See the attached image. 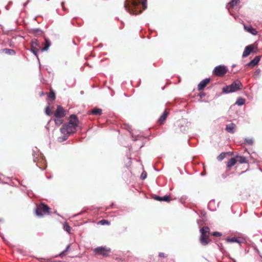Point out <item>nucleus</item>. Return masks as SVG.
Segmentation results:
<instances>
[{
	"label": "nucleus",
	"mask_w": 262,
	"mask_h": 262,
	"mask_svg": "<svg viewBox=\"0 0 262 262\" xmlns=\"http://www.w3.org/2000/svg\"><path fill=\"white\" fill-rule=\"evenodd\" d=\"M226 241L229 243H239L240 241L238 237H233L231 238H227Z\"/></svg>",
	"instance_id": "24"
},
{
	"label": "nucleus",
	"mask_w": 262,
	"mask_h": 262,
	"mask_svg": "<svg viewBox=\"0 0 262 262\" xmlns=\"http://www.w3.org/2000/svg\"><path fill=\"white\" fill-rule=\"evenodd\" d=\"M141 4L144 9L147 8V0H126L124 3L125 10L132 14H138L141 12L139 5Z\"/></svg>",
	"instance_id": "1"
},
{
	"label": "nucleus",
	"mask_w": 262,
	"mask_h": 262,
	"mask_svg": "<svg viewBox=\"0 0 262 262\" xmlns=\"http://www.w3.org/2000/svg\"><path fill=\"white\" fill-rule=\"evenodd\" d=\"M237 162H239L240 164L248 163V161L245 157L241 156H236L235 157Z\"/></svg>",
	"instance_id": "16"
},
{
	"label": "nucleus",
	"mask_w": 262,
	"mask_h": 262,
	"mask_svg": "<svg viewBox=\"0 0 262 262\" xmlns=\"http://www.w3.org/2000/svg\"><path fill=\"white\" fill-rule=\"evenodd\" d=\"M63 135L64 136L62 137H59L58 138V140L60 142H62V141L66 140L68 139V138L69 137V136H70V135H69L68 134H63Z\"/></svg>",
	"instance_id": "27"
},
{
	"label": "nucleus",
	"mask_w": 262,
	"mask_h": 262,
	"mask_svg": "<svg viewBox=\"0 0 262 262\" xmlns=\"http://www.w3.org/2000/svg\"><path fill=\"white\" fill-rule=\"evenodd\" d=\"M64 4V3H62V6H63Z\"/></svg>",
	"instance_id": "47"
},
{
	"label": "nucleus",
	"mask_w": 262,
	"mask_h": 262,
	"mask_svg": "<svg viewBox=\"0 0 262 262\" xmlns=\"http://www.w3.org/2000/svg\"><path fill=\"white\" fill-rule=\"evenodd\" d=\"M76 128L69 123L63 124L60 128V132L62 134L71 135L75 132Z\"/></svg>",
	"instance_id": "5"
},
{
	"label": "nucleus",
	"mask_w": 262,
	"mask_h": 262,
	"mask_svg": "<svg viewBox=\"0 0 262 262\" xmlns=\"http://www.w3.org/2000/svg\"><path fill=\"white\" fill-rule=\"evenodd\" d=\"M51 46V42L48 38H45V47L41 49V51L44 52L47 51Z\"/></svg>",
	"instance_id": "18"
},
{
	"label": "nucleus",
	"mask_w": 262,
	"mask_h": 262,
	"mask_svg": "<svg viewBox=\"0 0 262 262\" xmlns=\"http://www.w3.org/2000/svg\"><path fill=\"white\" fill-rule=\"evenodd\" d=\"M245 99L242 97H239L236 100L235 104H236L238 106H242V105H244L245 104Z\"/></svg>",
	"instance_id": "23"
},
{
	"label": "nucleus",
	"mask_w": 262,
	"mask_h": 262,
	"mask_svg": "<svg viewBox=\"0 0 262 262\" xmlns=\"http://www.w3.org/2000/svg\"><path fill=\"white\" fill-rule=\"evenodd\" d=\"M215 204V201L214 200H212L211 201H210L208 204V208L211 210H213L214 209L213 208H211V207L212 205H214Z\"/></svg>",
	"instance_id": "33"
},
{
	"label": "nucleus",
	"mask_w": 262,
	"mask_h": 262,
	"mask_svg": "<svg viewBox=\"0 0 262 262\" xmlns=\"http://www.w3.org/2000/svg\"><path fill=\"white\" fill-rule=\"evenodd\" d=\"M225 157L226 154L224 152H222L217 156V159L219 161H221L225 158Z\"/></svg>",
	"instance_id": "26"
},
{
	"label": "nucleus",
	"mask_w": 262,
	"mask_h": 262,
	"mask_svg": "<svg viewBox=\"0 0 262 262\" xmlns=\"http://www.w3.org/2000/svg\"><path fill=\"white\" fill-rule=\"evenodd\" d=\"M35 155H37V154L35 151H33V154H32L33 157V160L35 162H36V159L37 157H35Z\"/></svg>",
	"instance_id": "39"
},
{
	"label": "nucleus",
	"mask_w": 262,
	"mask_h": 262,
	"mask_svg": "<svg viewBox=\"0 0 262 262\" xmlns=\"http://www.w3.org/2000/svg\"><path fill=\"white\" fill-rule=\"evenodd\" d=\"M245 141L249 145H252L253 143V140L252 138H246L245 139Z\"/></svg>",
	"instance_id": "29"
},
{
	"label": "nucleus",
	"mask_w": 262,
	"mask_h": 262,
	"mask_svg": "<svg viewBox=\"0 0 262 262\" xmlns=\"http://www.w3.org/2000/svg\"><path fill=\"white\" fill-rule=\"evenodd\" d=\"M205 96V94L204 93H202L200 94L201 97H202V96Z\"/></svg>",
	"instance_id": "44"
},
{
	"label": "nucleus",
	"mask_w": 262,
	"mask_h": 262,
	"mask_svg": "<svg viewBox=\"0 0 262 262\" xmlns=\"http://www.w3.org/2000/svg\"><path fill=\"white\" fill-rule=\"evenodd\" d=\"M61 118H55L54 121L56 125H60L62 123Z\"/></svg>",
	"instance_id": "30"
},
{
	"label": "nucleus",
	"mask_w": 262,
	"mask_h": 262,
	"mask_svg": "<svg viewBox=\"0 0 262 262\" xmlns=\"http://www.w3.org/2000/svg\"><path fill=\"white\" fill-rule=\"evenodd\" d=\"M38 46L37 40L34 41H32L31 46V51L35 55L37 56V54L38 52V49L37 47Z\"/></svg>",
	"instance_id": "11"
},
{
	"label": "nucleus",
	"mask_w": 262,
	"mask_h": 262,
	"mask_svg": "<svg viewBox=\"0 0 262 262\" xmlns=\"http://www.w3.org/2000/svg\"><path fill=\"white\" fill-rule=\"evenodd\" d=\"M235 124L231 123L226 125V130L228 133L233 134L235 132Z\"/></svg>",
	"instance_id": "14"
},
{
	"label": "nucleus",
	"mask_w": 262,
	"mask_h": 262,
	"mask_svg": "<svg viewBox=\"0 0 262 262\" xmlns=\"http://www.w3.org/2000/svg\"><path fill=\"white\" fill-rule=\"evenodd\" d=\"M45 113L48 116H50V114H51V111H50V108H49V106H48L46 107V109H45Z\"/></svg>",
	"instance_id": "35"
},
{
	"label": "nucleus",
	"mask_w": 262,
	"mask_h": 262,
	"mask_svg": "<svg viewBox=\"0 0 262 262\" xmlns=\"http://www.w3.org/2000/svg\"><path fill=\"white\" fill-rule=\"evenodd\" d=\"M99 223L102 225L110 224V222L106 220H102L99 222Z\"/></svg>",
	"instance_id": "34"
},
{
	"label": "nucleus",
	"mask_w": 262,
	"mask_h": 262,
	"mask_svg": "<svg viewBox=\"0 0 262 262\" xmlns=\"http://www.w3.org/2000/svg\"><path fill=\"white\" fill-rule=\"evenodd\" d=\"M244 28L245 31L251 33L252 35H255L257 34V31L254 29L251 25L246 26L244 25Z\"/></svg>",
	"instance_id": "13"
},
{
	"label": "nucleus",
	"mask_w": 262,
	"mask_h": 262,
	"mask_svg": "<svg viewBox=\"0 0 262 262\" xmlns=\"http://www.w3.org/2000/svg\"><path fill=\"white\" fill-rule=\"evenodd\" d=\"M43 95V93H41V94H40V96Z\"/></svg>",
	"instance_id": "46"
},
{
	"label": "nucleus",
	"mask_w": 262,
	"mask_h": 262,
	"mask_svg": "<svg viewBox=\"0 0 262 262\" xmlns=\"http://www.w3.org/2000/svg\"><path fill=\"white\" fill-rule=\"evenodd\" d=\"M237 160H236L235 158H232L228 161L227 163V167L228 168H231L234 166Z\"/></svg>",
	"instance_id": "19"
},
{
	"label": "nucleus",
	"mask_w": 262,
	"mask_h": 262,
	"mask_svg": "<svg viewBox=\"0 0 262 262\" xmlns=\"http://www.w3.org/2000/svg\"><path fill=\"white\" fill-rule=\"evenodd\" d=\"M3 52L5 54L10 55H14L15 54V52L14 50L10 49H4L3 50Z\"/></svg>",
	"instance_id": "22"
},
{
	"label": "nucleus",
	"mask_w": 262,
	"mask_h": 262,
	"mask_svg": "<svg viewBox=\"0 0 262 262\" xmlns=\"http://www.w3.org/2000/svg\"><path fill=\"white\" fill-rule=\"evenodd\" d=\"M31 32L33 33H42V30L39 28H34L31 30Z\"/></svg>",
	"instance_id": "32"
},
{
	"label": "nucleus",
	"mask_w": 262,
	"mask_h": 262,
	"mask_svg": "<svg viewBox=\"0 0 262 262\" xmlns=\"http://www.w3.org/2000/svg\"><path fill=\"white\" fill-rule=\"evenodd\" d=\"M260 59V57L259 56H257L254 57V58L250 62H249L247 65L249 67H253L258 64L259 60Z\"/></svg>",
	"instance_id": "15"
},
{
	"label": "nucleus",
	"mask_w": 262,
	"mask_h": 262,
	"mask_svg": "<svg viewBox=\"0 0 262 262\" xmlns=\"http://www.w3.org/2000/svg\"><path fill=\"white\" fill-rule=\"evenodd\" d=\"M48 97L52 100L55 99V94L53 91H51L48 95Z\"/></svg>",
	"instance_id": "31"
},
{
	"label": "nucleus",
	"mask_w": 262,
	"mask_h": 262,
	"mask_svg": "<svg viewBox=\"0 0 262 262\" xmlns=\"http://www.w3.org/2000/svg\"><path fill=\"white\" fill-rule=\"evenodd\" d=\"M63 229L69 233L71 231V227L67 223H64L63 224Z\"/></svg>",
	"instance_id": "25"
},
{
	"label": "nucleus",
	"mask_w": 262,
	"mask_h": 262,
	"mask_svg": "<svg viewBox=\"0 0 262 262\" xmlns=\"http://www.w3.org/2000/svg\"><path fill=\"white\" fill-rule=\"evenodd\" d=\"M154 199L159 201H164V202H169L170 201V198L168 195H165L164 196H159L156 195Z\"/></svg>",
	"instance_id": "17"
},
{
	"label": "nucleus",
	"mask_w": 262,
	"mask_h": 262,
	"mask_svg": "<svg viewBox=\"0 0 262 262\" xmlns=\"http://www.w3.org/2000/svg\"><path fill=\"white\" fill-rule=\"evenodd\" d=\"M30 2V0H28L27 1V2L26 3H25L24 4V7H26L27 6V5Z\"/></svg>",
	"instance_id": "43"
},
{
	"label": "nucleus",
	"mask_w": 262,
	"mask_h": 262,
	"mask_svg": "<svg viewBox=\"0 0 262 262\" xmlns=\"http://www.w3.org/2000/svg\"><path fill=\"white\" fill-rule=\"evenodd\" d=\"M147 177V173L145 171H143L141 174V178L143 180Z\"/></svg>",
	"instance_id": "36"
},
{
	"label": "nucleus",
	"mask_w": 262,
	"mask_h": 262,
	"mask_svg": "<svg viewBox=\"0 0 262 262\" xmlns=\"http://www.w3.org/2000/svg\"><path fill=\"white\" fill-rule=\"evenodd\" d=\"M227 72V68L224 65H219L215 67L213 70V74L217 76H223Z\"/></svg>",
	"instance_id": "6"
},
{
	"label": "nucleus",
	"mask_w": 262,
	"mask_h": 262,
	"mask_svg": "<svg viewBox=\"0 0 262 262\" xmlns=\"http://www.w3.org/2000/svg\"><path fill=\"white\" fill-rule=\"evenodd\" d=\"M260 69H257L255 71L254 75L255 76H258L260 74Z\"/></svg>",
	"instance_id": "38"
},
{
	"label": "nucleus",
	"mask_w": 262,
	"mask_h": 262,
	"mask_svg": "<svg viewBox=\"0 0 262 262\" xmlns=\"http://www.w3.org/2000/svg\"><path fill=\"white\" fill-rule=\"evenodd\" d=\"M242 83L239 80L234 81L231 84L223 88V91L225 93L236 92L242 89Z\"/></svg>",
	"instance_id": "3"
},
{
	"label": "nucleus",
	"mask_w": 262,
	"mask_h": 262,
	"mask_svg": "<svg viewBox=\"0 0 262 262\" xmlns=\"http://www.w3.org/2000/svg\"><path fill=\"white\" fill-rule=\"evenodd\" d=\"M210 81V78H206L202 80L198 85V90L201 91L203 90Z\"/></svg>",
	"instance_id": "10"
},
{
	"label": "nucleus",
	"mask_w": 262,
	"mask_h": 262,
	"mask_svg": "<svg viewBox=\"0 0 262 262\" xmlns=\"http://www.w3.org/2000/svg\"><path fill=\"white\" fill-rule=\"evenodd\" d=\"M78 119L76 115H71L69 118V123L75 128L78 126Z\"/></svg>",
	"instance_id": "8"
},
{
	"label": "nucleus",
	"mask_w": 262,
	"mask_h": 262,
	"mask_svg": "<svg viewBox=\"0 0 262 262\" xmlns=\"http://www.w3.org/2000/svg\"><path fill=\"white\" fill-rule=\"evenodd\" d=\"M70 248V245H68L67 246V247H66V249L64 250V252H65L66 253L67 252H68V251L69 250Z\"/></svg>",
	"instance_id": "41"
},
{
	"label": "nucleus",
	"mask_w": 262,
	"mask_h": 262,
	"mask_svg": "<svg viewBox=\"0 0 262 262\" xmlns=\"http://www.w3.org/2000/svg\"><path fill=\"white\" fill-rule=\"evenodd\" d=\"M200 231L201 232L200 243L203 246H206L209 242L208 236L209 234L210 229L208 227L205 226L201 228Z\"/></svg>",
	"instance_id": "4"
},
{
	"label": "nucleus",
	"mask_w": 262,
	"mask_h": 262,
	"mask_svg": "<svg viewBox=\"0 0 262 262\" xmlns=\"http://www.w3.org/2000/svg\"><path fill=\"white\" fill-rule=\"evenodd\" d=\"M36 165H37V166H38V167H39L41 169H42V170H43V169H45V168H41V167H40V166L38 164H36Z\"/></svg>",
	"instance_id": "45"
},
{
	"label": "nucleus",
	"mask_w": 262,
	"mask_h": 262,
	"mask_svg": "<svg viewBox=\"0 0 262 262\" xmlns=\"http://www.w3.org/2000/svg\"><path fill=\"white\" fill-rule=\"evenodd\" d=\"M54 116L55 118H61L64 116V110L61 106H57V110L54 113Z\"/></svg>",
	"instance_id": "9"
},
{
	"label": "nucleus",
	"mask_w": 262,
	"mask_h": 262,
	"mask_svg": "<svg viewBox=\"0 0 262 262\" xmlns=\"http://www.w3.org/2000/svg\"><path fill=\"white\" fill-rule=\"evenodd\" d=\"M66 253V252H64V251H63L62 252H61L59 254V256H60V257H62L63 255H64V254Z\"/></svg>",
	"instance_id": "42"
},
{
	"label": "nucleus",
	"mask_w": 262,
	"mask_h": 262,
	"mask_svg": "<svg viewBox=\"0 0 262 262\" xmlns=\"http://www.w3.org/2000/svg\"><path fill=\"white\" fill-rule=\"evenodd\" d=\"M253 49V48L252 45L246 46L242 55L243 57L248 56L252 52Z\"/></svg>",
	"instance_id": "12"
},
{
	"label": "nucleus",
	"mask_w": 262,
	"mask_h": 262,
	"mask_svg": "<svg viewBox=\"0 0 262 262\" xmlns=\"http://www.w3.org/2000/svg\"><path fill=\"white\" fill-rule=\"evenodd\" d=\"M159 256L160 257H165L166 256L164 253L160 252L159 253Z\"/></svg>",
	"instance_id": "40"
},
{
	"label": "nucleus",
	"mask_w": 262,
	"mask_h": 262,
	"mask_svg": "<svg viewBox=\"0 0 262 262\" xmlns=\"http://www.w3.org/2000/svg\"><path fill=\"white\" fill-rule=\"evenodd\" d=\"M94 251L97 254L106 256L108 255V253L111 251V249L103 247H98L94 249Z\"/></svg>",
	"instance_id": "7"
},
{
	"label": "nucleus",
	"mask_w": 262,
	"mask_h": 262,
	"mask_svg": "<svg viewBox=\"0 0 262 262\" xmlns=\"http://www.w3.org/2000/svg\"><path fill=\"white\" fill-rule=\"evenodd\" d=\"M167 116V112L166 111H165L163 114L160 116V117L159 119V122L160 124H162L163 123V122L165 120L166 117Z\"/></svg>",
	"instance_id": "21"
},
{
	"label": "nucleus",
	"mask_w": 262,
	"mask_h": 262,
	"mask_svg": "<svg viewBox=\"0 0 262 262\" xmlns=\"http://www.w3.org/2000/svg\"><path fill=\"white\" fill-rule=\"evenodd\" d=\"M50 208L43 203L36 206L35 209L36 215L40 217H43L45 215L50 214Z\"/></svg>",
	"instance_id": "2"
},
{
	"label": "nucleus",
	"mask_w": 262,
	"mask_h": 262,
	"mask_svg": "<svg viewBox=\"0 0 262 262\" xmlns=\"http://www.w3.org/2000/svg\"><path fill=\"white\" fill-rule=\"evenodd\" d=\"M212 235L216 237H219L221 236L222 234L221 232H214L212 233Z\"/></svg>",
	"instance_id": "37"
},
{
	"label": "nucleus",
	"mask_w": 262,
	"mask_h": 262,
	"mask_svg": "<svg viewBox=\"0 0 262 262\" xmlns=\"http://www.w3.org/2000/svg\"><path fill=\"white\" fill-rule=\"evenodd\" d=\"M91 114L94 115L100 116L102 114V110L95 107L92 110Z\"/></svg>",
	"instance_id": "20"
},
{
	"label": "nucleus",
	"mask_w": 262,
	"mask_h": 262,
	"mask_svg": "<svg viewBox=\"0 0 262 262\" xmlns=\"http://www.w3.org/2000/svg\"><path fill=\"white\" fill-rule=\"evenodd\" d=\"M239 0H231L229 5L231 7H233L236 6Z\"/></svg>",
	"instance_id": "28"
}]
</instances>
